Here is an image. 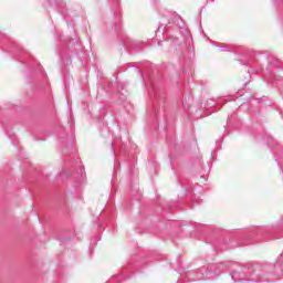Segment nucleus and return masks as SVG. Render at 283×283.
I'll list each match as a JSON object with an SVG mask.
<instances>
[{"instance_id": "412c9836", "label": "nucleus", "mask_w": 283, "mask_h": 283, "mask_svg": "<svg viewBox=\"0 0 283 283\" xmlns=\"http://www.w3.org/2000/svg\"><path fill=\"white\" fill-rule=\"evenodd\" d=\"M115 150H114V143H112V154H114Z\"/></svg>"}, {"instance_id": "20e7f679", "label": "nucleus", "mask_w": 283, "mask_h": 283, "mask_svg": "<svg viewBox=\"0 0 283 283\" xmlns=\"http://www.w3.org/2000/svg\"><path fill=\"white\" fill-rule=\"evenodd\" d=\"M249 56L254 59V61H259L261 70H264L268 74H274L275 70H281L282 62L277 60L275 56L271 55L269 51H248Z\"/></svg>"}, {"instance_id": "4be33fe9", "label": "nucleus", "mask_w": 283, "mask_h": 283, "mask_svg": "<svg viewBox=\"0 0 283 283\" xmlns=\"http://www.w3.org/2000/svg\"><path fill=\"white\" fill-rule=\"evenodd\" d=\"M7 136H9V138H12V135L10 133H7Z\"/></svg>"}, {"instance_id": "f257e3e1", "label": "nucleus", "mask_w": 283, "mask_h": 283, "mask_svg": "<svg viewBox=\"0 0 283 283\" xmlns=\"http://www.w3.org/2000/svg\"><path fill=\"white\" fill-rule=\"evenodd\" d=\"M266 265H258L248 263L247 265H238L230 272L231 280L233 283H264L261 277H266Z\"/></svg>"}, {"instance_id": "4468645a", "label": "nucleus", "mask_w": 283, "mask_h": 283, "mask_svg": "<svg viewBox=\"0 0 283 283\" xmlns=\"http://www.w3.org/2000/svg\"><path fill=\"white\" fill-rule=\"evenodd\" d=\"M274 275H276V277H283V262L280 259L274 265Z\"/></svg>"}, {"instance_id": "9d476101", "label": "nucleus", "mask_w": 283, "mask_h": 283, "mask_svg": "<svg viewBox=\"0 0 283 283\" xmlns=\"http://www.w3.org/2000/svg\"><path fill=\"white\" fill-rule=\"evenodd\" d=\"M235 98H238V96H234V95L221 96V97H218L216 101L210 99V102H208V105L209 107H216V105L217 106L224 105L229 103V101H235Z\"/></svg>"}, {"instance_id": "7ed1b4c3", "label": "nucleus", "mask_w": 283, "mask_h": 283, "mask_svg": "<svg viewBox=\"0 0 283 283\" xmlns=\"http://www.w3.org/2000/svg\"><path fill=\"white\" fill-rule=\"evenodd\" d=\"M164 17L165 18L159 22V32L163 30L164 33H168L169 30H178L186 39H190L189 43H193L191 31H189L187 25H185V22L180 15L167 11Z\"/></svg>"}, {"instance_id": "5701e85b", "label": "nucleus", "mask_w": 283, "mask_h": 283, "mask_svg": "<svg viewBox=\"0 0 283 283\" xmlns=\"http://www.w3.org/2000/svg\"><path fill=\"white\" fill-rule=\"evenodd\" d=\"M136 71L138 72V74H143V73L140 72V70L136 69Z\"/></svg>"}, {"instance_id": "b1692460", "label": "nucleus", "mask_w": 283, "mask_h": 283, "mask_svg": "<svg viewBox=\"0 0 283 283\" xmlns=\"http://www.w3.org/2000/svg\"><path fill=\"white\" fill-rule=\"evenodd\" d=\"M255 73H256V74H259V73H260V71H259V70H255Z\"/></svg>"}, {"instance_id": "2eb2a0df", "label": "nucleus", "mask_w": 283, "mask_h": 283, "mask_svg": "<svg viewBox=\"0 0 283 283\" xmlns=\"http://www.w3.org/2000/svg\"><path fill=\"white\" fill-rule=\"evenodd\" d=\"M274 6H279L277 10L283 17V0H272Z\"/></svg>"}, {"instance_id": "f03ea898", "label": "nucleus", "mask_w": 283, "mask_h": 283, "mask_svg": "<svg viewBox=\"0 0 283 283\" xmlns=\"http://www.w3.org/2000/svg\"><path fill=\"white\" fill-rule=\"evenodd\" d=\"M59 142L64 156H67V154H73V159L69 157L64 158L65 168L67 169L71 165L72 169H75L77 178H83V174H85V168L83 167V165H81V161L78 159H74V154L76 151V148L74 147V139H72V136L70 134L62 133L60 134Z\"/></svg>"}, {"instance_id": "1a4fd4ad", "label": "nucleus", "mask_w": 283, "mask_h": 283, "mask_svg": "<svg viewBox=\"0 0 283 283\" xmlns=\"http://www.w3.org/2000/svg\"><path fill=\"white\" fill-rule=\"evenodd\" d=\"M13 48V54L17 61H20V63H25V56H28V51L23 50V48L14 42L11 43Z\"/></svg>"}, {"instance_id": "423d86ee", "label": "nucleus", "mask_w": 283, "mask_h": 283, "mask_svg": "<svg viewBox=\"0 0 283 283\" xmlns=\"http://www.w3.org/2000/svg\"><path fill=\"white\" fill-rule=\"evenodd\" d=\"M145 85L148 87V94L150 96V101H153L154 113L158 116V114H160V107L161 111L165 112V101H167L165 90L163 86L154 83V81H150L149 83L145 82Z\"/></svg>"}, {"instance_id": "a211bd4d", "label": "nucleus", "mask_w": 283, "mask_h": 283, "mask_svg": "<svg viewBox=\"0 0 283 283\" xmlns=\"http://www.w3.org/2000/svg\"><path fill=\"white\" fill-rule=\"evenodd\" d=\"M172 43H178V38H171Z\"/></svg>"}, {"instance_id": "9b49d317", "label": "nucleus", "mask_w": 283, "mask_h": 283, "mask_svg": "<svg viewBox=\"0 0 283 283\" xmlns=\"http://www.w3.org/2000/svg\"><path fill=\"white\" fill-rule=\"evenodd\" d=\"M59 52L62 63H64V65H72V55L67 52V48L62 45Z\"/></svg>"}, {"instance_id": "6ab92c4d", "label": "nucleus", "mask_w": 283, "mask_h": 283, "mask_svg": "<svg viewBox=\"0 0 283 283\" xmlns=\"http://www.w3.org/2000/svg\"><path fill=\"white\" fill-rule=\"evenodd\" d=\"M112 1L113 3H115V6H118V0H109Z\"/></svg>"}, {"instance_id": "bb28decb", "label": "nucleus", "mask_w": 283, "mask_h": 283, "mask_svg": "<svg viewBox=\"0 0 283 283\" xmlns=\"http://www.w3.org/2000/svg\"><path fill=\"white\" fill-rule=\"evenodd\" d=\"M123 48H125V43H122Z\"/></svg>"}, {"instance_id": "0eeeda50", "label": "nucleus", "mask_w": 283, "mask_h": 283, "mask_svg": "<svg viewBox=\"0 0 283 283\" xmlns=\"http://www.w3.org/2000/svg\"><path fill=\"white\" fill-rule=\"evenodd\" d=\"M49 6H51L52 8H56V11L59 12V14H61V17H63V19H65V17H67V4H65V1L63 0H46Z\"/></svg>"}, {"instance_id": "393cba45", "label": "nucleus", "mask_w": 283, "mask_h": 283, "mask_svg": "<svg viewBox=\"0 0 283 283\" xmlns=\"http://www.w3.org/2000/svg\"><path fill=\"white\" fill-rule=\"evenodd\" d=\"M275 85V87H280V85L276 83V84H274Z\"/></svg>"}, {"instance_id": "cd10ccee", "label": "nucleus", "mask_w": 283, "mask_h": 283, "mask_svg": "<svg viewBox=\"0 0 283 283\" xmlns=\"http://www.w3.org/2000/svg\"><path fill=\"white\" fill-rule=\"evenodd\" d=\"M240 63L243 64V63H242V60H240Z\"/></svg>"}, {"instance_id": "dca6fc26", "label": "nucleus", "mask_w": 283, "mask_h": 283, "mask_svg": "<svg viewBox=\"0 0 283 283\" xmlns=\"http://www.w3.org/2000/svg\"><path fill=\"white\" fill-rule=\"evenodd\" d=\"M217 48H219L221 52H231V45L229 44H217Z\"/></svg>"}, {"instance_id": "39448f33", "label": "nucleus", "mask_w": 283, "mask_h": 283, "mask_svg": "<svg viewBox=\"0 0 283 283\" xmlns=\"http://www.w3.org/2000/svg\"><path fill=\"white\" fill-rule=\"evenodd\" d=\"M279 230L280 226L255 227L245 234L244 245L249 244V242H262V240H274V238H280L276 235Z\"/></svg>"}, {"instance_id": "a878e982", "label": "nucleus", "mask_w": 283, "mask_h": 283, "mask_svg": "<svg viewBox=\"0 0 283 283\" xmlns=\"http://www.w3.org/2000/svg\"><path fill=\"white\" fill-rule=\"evenodd\" d=\"M239 247H244V244H242V243H239Z\"/></svg>"}, {"instance_id": "ddd939ff", "label": "nucleus", "mask_w": 283, "mask_h": 283, "mask_svg": "<svg viewBox=\"0 0 283 283\" xmlns=\"http://www.w3.org/2000/svg\"><path fill=\"white\" fill-rule=\"evenodd\" d=\"M120 13L115 11V20L113 22L112 32L116 34V32H120Z\"/></svg>"}, {"instance_id": "f3484780", "label": "nucleus", "mask_w": 283, "mask_h": 283, "mask_svg": "<svg viewBox=\"0 0 283 283\" xmlns=\"http://www.w3.org/2000/svg\"><path fill=\"white\" fill-rule=\"evenodd\" d=\"M40 87H42V90H48V81H44L43 83H41Z\"/></svg>"}, {"instance_id": "f8f14e48", "label": "nucleus", "mask_w": 283, "mask_h": 283, "mask_svg": "<svg viewBox=\"0 0 283 283\" xmlns=\"http://www.w3.org/2000/svg\"><path fill=\"white\" fill-rule=\"evenodd\" d=\"M126 43L130 50H134V52H143V43L134 40H128Z\"/></svg>"}, {"instance_id": "aec40b11", "label": "nucleus", "mask_w": 283, "mask_h": 283, "mask_svg": "<svg viewBox=\"0 0 283 283\" xmlns=\"http://www.w3.org/2000/svg\"><path fill=\"white\" fill-rule=\"evenodd\" d=\"M67 23V27L74 29V27H72V23H70V21L66 22Z\"/></svg>"}, {"instance_id": "6e6552de", "label": "nucleus", "mask_w": 283, "mask_h": 283, "mask_svg": "<svg viewBox=\"0 0 283 283\" xmlns=\"http://www.w3.org/2000/svg\"><path fill=\"white\" fill-rule=\"evenodd\" d=\"M226 269L227 264L222 262L209 265L207 269H205V275H220L221 273H224Z\"/></svg>"}]
</instances>
